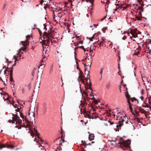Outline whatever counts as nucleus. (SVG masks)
Returning a JSON list of instances; mask_svg holds the SVG:
<instances>
[{"label": "nucleus", "instance_id": "f257e3e1", "mask_svg": "<svg viewBox=\"0 0 151 151\" xmlns=\"http://www.w3.org/2000/svg\"><path fill=\"white\" fill-rule=\"evenodd\" d=\"M55 36V32L52 30L49 31L48 32H44L43 34V40L40 39L39 41L42 44L44 49L50 43V40L53 39Z\"/></svg>", "mask_w": 151, "mask_h": 151}, {"label": "nucleus", "instance_id": "774afa93", "mask_svg": "<svg viewBox=\"0 0 151 151\" xmlns=\"http://www.w3.org/2000/svg\"><path fill=\"white\" fill-rule=\"evenodd\" d=\"M17 61H18V59L17 58L15 59V62H16Z\"/></svg>", "mask_w": 151, "mask_h": 151}, {"label": "nucleus", "instance_id": "ddd939ff", "mask_svg": "<svg viewBox=\"0 0 151 151\" xmlns=\"http://www.w3.org/2000/svg\"><path fill=\"white\" fill-rule=\"evenodd\" d=\"M124 122V120L123 119H122L121 120H119V125H116V127L117 128L118 127H121V126H122L123 125L122 124Z\"/></svg>", "mask_w": 151, "mask_h": 151}, {"label": "nucleus", "instance_id": "f704fd0d", "mask_svg": "<svg viewBox=\"0 0 151 151\" xmlns=\"http://www.w3.org/2000/svg\"><path fill=\"white\" fill-rule=\"evenodd\" d=\"M10 81L11 82H14V81L13 80L12 77H10Z\"/></svg>", "mask_w": 151, "mask_h": 151}, {"label": "nucleus", "instance_id": "0e129e2a", "mask_svg": "<svg viewBox=\"0 0 151 151\" xmlns=\"http://www.w3.org/2000/svg\"><path fill=\"white\" fill-rule=\"evenodd\" d=\"M77 68L78 69V70H80V68H79V67L78 66H77Z\"/></svg>", "mask_w": 151, "mask_h": 151}, {"label": "nucleus", "instance_id": "8fccbe9b", "mask_svg": "<svg viewBox=\"0 0 151 151\" xmlns=\"http://www.w3.org/2000/svg\"><path fill=\"white\" fill-rule=\"evenodd\" d=\"M10 77H12L13 73L10 72Z\"/></svg>", "mask_w": 151, "mask_h": 151}, {"label": "nucleus", "instance_id": "a18cd8bd", "mask_svg": "<svg viewBox=\"0 0 151 151\" xmlns=\"http://www.w3.org/2000/svg\"><path fill=\"white\" fill-rule=\"evenodd\" d=\"M94 143V142L92 141L91 142V143H89V144H88V145H91V144H93V143Z\"/></svg>", "mask_w": 151, "mask_h": 151}, {"label": "nucleus", "instance_id": "72a5a7b5", "mask_svg": "<svg viewBox=\"0 0 151 151\" xmlns=\"http://www.w3.org/2000/svg\"><path fill=\"white\" fill-rule=\"evenodd\" d=\"M110 86V84L109 83L107 84L106 86V87L108 89H109Z\"/></svg>", "mask_w": 151, "mask_h": 151}, {"label": "nucleus", "instance_id": "49530a36", "mask_svg": "<svg viewBox=\"0 0 151 151\" xmlns=\"http://www.w3.org/2000/svg\"><path fill=\"white\" fill-rule=\"evenodd\" d=\"M79 70V73H80L81 74H82L83 73L81 70H80V69Z\"/></svg>", "mask_w": 151, "mask_h": 151}, {"label": "nucleus", "instance_id": "f8f14e48", "mask_svg": "<svg viewBox=\"0 0 151 151\" xmlns=\"http://www.w3.org/2000/svg\"><path fill=\"white\" fill-rule=\"evenodd\" d=\"M101 2L102 3H105L106 4L105 6L106 9V7L108 8L109 4L110 3L109 0H104L103 1L101 0Z\"/></svg>", "mask_w": 151, "mask_h": 151}, {"label": "nucleus", "instance_id": "338daca9", "mask_svg": "<svg viewBox=\"0 0 151 151\" xmlns=\"http://www.w3.org/2000/svg\"><path fill=\"white\" fill-rule=\"evenodd\" d=\"M14 58L15 59H15L17 58H16V56L14 55Z\"/></svg>", "mask_w": 151, "mask_h": 151}, {"label": "nucleus", "instance_id": "37998d69", "mask_svg": "<svg viewBox=\"0 0 151 151\" xmlns=\"http://www.w3.org/2000/svg\"><path fill=\"white\" fill-rule=\"evenodd\" d=\"M91 63L92 62H91V63L90 64H88V66H89V69H90L91 68Z\"/></svg>", "mask_w": 151, "mask_h": 151}, {"label": "nucleus", "instance_id": "b1692460", "mask_svg": "<svg viewBox=\"0 0 151 151\" xmlns=\"http://www.w3.org/2000/svg\"><path fill=\"white\" fill-rule=\"evenodd\" d=\"M143 102L145 104V105H143V107H147V108H149V105H148V104H147L145 102V101H143Z\"/></svg>", "mask_w": 151, "mask_h": 151}, {"label": "nucleus", "instance_id": "c85d7f7f", "mask_svg": "<svg viewBox=\"0 0 151 151\" xmlns=\"http://www.w3.org/2000/svg\"><path fill=\"white\" fill-rule=\"evenodd\" d=\"M61 133L62 134H63V129H62V127H61ZM63 137V135L62 134V135L61 136V138H60V137H59V138H58V139H57L56 140H57L58 139H59V138H60V139H62V137Z\"/></svg>", "mask_w": 151, "mask_h": 151}, {"label": "nucleus", "instance_id": "cd10ccee", "mask_svg": "<svg viewBox=\"0 0 151 151\" xmlns=\"http://www.w3.org/2000/svg\"><path fill=\"white\" fill-rule=\"evenodd\" d=\"M103 68H102L100 69V73L101 75V78L102 77V74L103 73Z\"/></svg>", "mask_w": 151, "mask_h": 151}, {"label": "nucleus", "instance_id": "20e7f679", "mask_svg": "<svg viewBox=\"0 0 151 151\" xmlns=\"http://www.w3.org/2000/svg\"><path fill=\"white\" fill-rule=\"evenodd\" d=\"M88 75L87 76V78H86V89H89L91 90V83L90 79V76L89 75L90 73V71L89 70H87Z\"/></svg>", "mask_w": 151, "mask_h": 151}, {"label": "nucleus", "instance_id": "aec40b11", "mask_svg": "<svg viewBox=\"0 0 151 151\" xmlns=\"http://www.w3.org/2000/svg\"><path fill=\"white\" fill-rule=\"evenodd\" d=\"M86 1L88 2H89L91 4V6H93V3L94 2L93 0H86Z\"/></svg>", "mask_w": 151, "mask_h": 151}, {"label": "nucleus", "instance_id": "a19ab883", "mask_svg": "<svg viewBox=\"0 0 151 151\" xmlns=\"http://www.w3.org/2000/svg\"><path fill=\"white\" fill-rule=\"evenodd\" d=\"M93 39V37H91L89 38V40L90 41H92Z\"/></svg>", "mask_w": 151, "mask_h": 151}, {"label": "nucleus", "instance_id": "6e6d98bb", "mask_svg": "<svg viewBox=\"0 0 151 151\" xmlns=\"http://www.w3.org/2000/svg\"><path fill=\"white\" fill-rule=\"evenodd\" d=\"M78 42L80 43H81V44H83V42L82 41H81Z\"/></svg>", "mask_w": 151, "mask_h": 151}, {"label": "nucleus", "instance_id": "79ce46f5", "mask_svg": "<svg viewBox=\"0 0 151 151\" xmlns=\"http://www.w3.org/2000/svg\"><path fill=\"white\" fill-rule=\"evenodd\" d=\"M15 111H16V112H19V109L18 108H17V109L15 110Z\"/></svg>", "mask_w": 151, "mask_h": 151}, {"label": "nucleus", "instance_id": "393cba45", "mask_svg": "<svg viewBox=\"0 0 151 151\" xmlns=\"http://www.w3.org/2000/svg\"><path fill=\"white\" fill-rule=\"evenodd\" d=\"M130 101H131V102H133L134 101H135V100H136V99L134 97V98H131L130 99Z\"/></svg>", "mask_w": 151, "mask_h": 151}, {"label": "nucleus", "instance_id": "c03bdc74", "mask_svg": "<svg viewBox=\"0 0 151 151\" xmlns=\"http://www.w3.org/2000/svg\"><path fill=\"white\" fill-rule=\"evenodd\" d=\"M148 40L149 43L150 44H151V39H148Z\"/></svg>", "mask_w": 151, "mask_h": 151}, {"label": "nucleus", "instance_id": "4c0bfd02", "mask_svg": "<svg viewBox=\"0 0 151 151\" xmlns=\"http://www.w3.org/2000/svg\"><path fill=\"white\" fill-rule=\"evenodd\" d=\"M149 103L151 104V96H150L149 99Z\"/></svg>", "mask_w": 151, "mask_h": 151}, {"label": "nucleus", "instance_id": "69168bd1", "mask_svg": "<svg viewBox=\"0 0 151 151\" xmlns=\"http://www.w3.org/2000/svg\"><path fill=\"white\" fill-rule=\"evenodd\" d=\"M110 124L112 125V124H114V123H113V122H110Z\"/></svg>", "mask_w": 151, "mask_h": 151}, {"label": "nucleus", "instance_id": "423d86ee", "mask_svg": "<svg viewBox=\"0 0 151 151\" xmlns=\"http://www.w3.org/2000/svg\"><path fill=\"white\" fill-rule=\"evenodd\" d=\"M138 32L139 31L137 29H130L128 30V33H127V34L129 35V34L130 33L133 37L135 38L137 36V32Z\"/></svg>", "mask_w": 151, "mask_h": 151}, {"label": "nucleus", "instance_id": "a878e982", "mask_svg": "<svg viewBox=\"0 0 151 151\" xmlns=\"http://www.w3.org/2000/svg\"><path fill=\"white\" fill-rule=\"evenodd\" d=\"M83 64L84 65V67H85V73H86V70H88V69H87V68H86V67H87V65H86V64H85L83 63Z\"/></svg>", "mask_w": 151, "mask_h": 151}, {"label": "nucleus", "instance_id": "4468645a", "mask_svg": "<svg viewBox=\"0 0 151 151\" xmlns=\"http://www.w3.org/2000/svg\"><path fill=\"white\" fill-rule=\"evenodd\" d=\"M94 136L93 134H89V139L90 141L93 140L94 139Z\"/></svg>", "mask_w": 151, "mask_h": 151}, {"label": "nucleus", "instance_id": "680f3d73", "mask_svg": "<svg viewBox=\"0 0 151 151\" xmlns=\"http://www.w3.org/2000/svg\"><path fill=\"white\" fill-rule=\"evenodd\" d=\"M45 6H46L47 7L50 6L48 4H46Z\"/></svg>", "mask_w": 151, "mask_h": 151}, {"label": "nucleus", "instance_id": "39448f33", "mask_svg": "<svg viewBox=\"0 0 151 151\" xmlns=\"http://www.w3.org/2000/svg\"><path fill=\"white\" fill-rule=\"evenodd\" d=\"M27 115L30 119H28V120H30V121L29 122V123L31 122H33V120H35V114L34 111H31V109H29Z\"/></svg>", "mask_w": 151, "mask_h": 151}, {"label": "nucleus", "instance_id": "e2e57ef3", "mask_svg": "<svg viewBox=\"0 0 151 151\" xmlns=\"http://www.w3.org/2000/svg\"><path fill=\"white\" fill-rule=\"evenodd\" d=\"M47 7L46 6H44V9L45 10H46V8H47Z\"/></svg>", "mask_w": 151, "mask_h": 151}, {"label": "nucleus", "instance_id": "603ef678", "mask_svg": "<svg viewBox=\"0 0 151 151\" xmlns=\"http://www.w3.org/2000/svg\"><path fill=\"white\" fill-rule=\"evenodd\" d=\"M140 98L141 99L142 101H143L144 99V97L143 96H141Z\"/></svg>", "mask_w": 151, "mask_h": 151}, {"label": "nucleus", "instance_id": "f3484780", "mask_svg": "<svg viewBox=\"0 0 151 151\" xmlns=\"http://www.w3.org/2000/svg\"><path fill=\"white\" fill-rule=\"evenodd\" d=\"M16 123H18L19 124H21L22 122V120L19 119V118L17 119V121H15Z\"/></svg>", "mask_w": 151, "mask_h": 151}, {"label": "nucleus", "instance_id": "bf43d9fd", "mask_svg": "<svg viewBox=\"0 0 151 151\" xmlns=\"http://www.w3.org/2000/svg\"><path fill=\"white\" fill-rule=\"evenodd\" d=\"M40 140H41V142L42 143L43 142H44V141L43 140L41 139H40Z\"/></svg>", "mask_w": 151, "mask_h": 151}, {"label": "nucleus", "instance_id": "1a4fd4ad", "mask_svg": "<svg viewBox=\"0 0 151 151\" xmlns=\"http://www.w3.org/2000/svg\"><path fill=\"white\" fill-rule=\"evenodd\" d=\"M93 112L91 111H90V119H96L97 117V116L96 115V113L94 112V111H93Z\"/></svg>", "mask_w": 151, "mask_h": 151}, {"label": "nucleus", "instance_id": "4d7b16f0", "mask_svg": "<svg viewBox=\"0 0 151 151\" xmlns=\"http://www.w3.org/2000/svg\"><path fill=\"white\" fill-rule=\"evenodd\" d=\"M21 50L20 49L19 50V51L18 53L17 54V55H19V53L20 52Z\"/></svg>", "mask_w": 151, "mask_h": 151}, {"label": "nucleus", "instance_id": "c756f323", "mask_svg": "<svg viewBox=\"0 0 151 151\" xmlns=\"http://www.w3.org/2000/svg\"><path fill=\"white\" fill-rule=\"evenodd\" d=\"M58 17L59 18H61L62 16V15L61 14V12L57 14Z\"/></svg>", "mask_w": 151, "mask_h": 151}, {"label": "nucleus", "instance_id": "6ab92c4d", "mask_svg": "<svg viewBox=\"0 0 151 151\" xmlns=\"http://www.w3.org/2000/svg\"><path fill=\"white\" fill-rule=\"evenodd\" d=\"M65 142V140L63 139H61L59 140L60 145V146H62V143Z\"/></svg>", "mask_w": 151, "mask_h": 151}, {"label": "nucleus", "instance_id": "e433bc0d", "mask_svg": "<svg viewBox=\"0 0 151 151\" xmlns=\"http://www.w3.org/2000/svg\"><path fill=\"white\" fill-rule=\"evenodd\" d=\"M38 30H39V33L40 35L41 36V35L42 33V32H41V31L40 30V29H38Z\"/></svg>", "mask_w": 151, "mask_h": 151}, {"label": "nucleus", "instance_id": "f03ea898", "mask_svg": "<svg viewBox=\"0 0 151 151\" xmlns=\"http://www.w3.org/2000/svg\"><path fill=\"white\" fill-rule=\"evenodd\" d=\"M120 139L121 140L119 142L118 144L119 145H118V147L119 148L120 147L123 150L127 149L128 150H131V148L129 146V145L131 143V141L129 139H128L126 141H124L122 137L120 138Z\"/></svg>", "mask_w": 151, "mask_h": 151}, {"label": "nucleus", "instance_id": "2f4dec72", "mask_svg": "<svg viewBox=\"0 0 151 151\" xmlns=\"http://www.w3.org/2000/svg\"><path fill=\"white\" fill-rule=\"evenodd\" d=\"M79 77L80 78H85V76L79 73Z\"/></svg>", "mask_w": 151, "mask_h": 151}, {"label": "nucleus", "instance_id": "9d476101", "mask_svg": "<svg viewBox=\"0 0 151 151\" xmlns=\"http://www.w3.org/2000/svg\"><path fill=\"white\" fill-rule=\"evenodd\" d=\"M34 131L35 132V133H34V132H33V131H31L30 133L31 134V135L32 136H35L36 137L37 136L39 138V134L38 133L37 130L35 129V127H34Z\"/></svg>", "mask_w": 151, "mask_h": 151}, {"label": "nucleus", "instance_id": "dca6fc26", "mask_svg": "<svg viewBox=\"0 0 151 151\" xmlns=\"http://www.w3.org/2000/svg\"><path fill=\"white\" fill-rule=\"evenodd\" d=\"M125 96L126 98L127 99V101L128 100H129V101H130V99L131 98H130V96L128 93H126Z\"/></svg>", "mask_w": 151, "mask_h": 151}, {"label": "nucleus", "instance_id": "052dcab7", "mask_svg": "<svg viewBox=\"0 0 151 151\" xmlns=\"http://www.w3.org/2000/svg\"><path fill=\"white\" fill-rule=\"evenodd\" d=\"M44 29H45L46 30H47V28L46 27H45V25L44 24Z\"/></svg>", "mask_w": 151, "mask_h": 151}, {"label": "nucleus", "instance_id": "7c9ffc66", "mask_svg": "<svg viewBox=\"0 0 151 151\" xmlns=\"http://www.w3.org/2000/svg\"><path fill=\"white\" fill-rule=\"evenodd\" d=\"M139 110L140 111H142V112H143V113H145L146 112V111L145 110H144V109H142L141 108H139Z\"/></svg>", "mask_w": 151, "mask_h": 151}, {"label": "nucleus", "instance_id": "3c124183", "mask_svg": "<svg viewBox=\"0 0 151 151\" xmlns=\"http://www.w3.org/2000/svg\"><path fill=\"white\" fill-rule=\"evenodd\" d=\"M143 93H144V90L143 89H142L141 91V93L142 94H143Z\"/></svg>", "mask_w": 151, "mask_h": 151}, {"label": "nucleus", "instance_id": "6e6552de", "mask_svg": "<svg viewBox=\"0 0 151 151\" xmlns=\"http://www.w3.org/2000/svg\"><path fill=\"white\" fill-rule=\"evenodd\" d=\"M12 115H14V116L12 117V120H10L9 121V122L10 123L12 122L13 123H14L16 121H17V119L19 118V116L18 115V113H16L15 114H13Z\"/></svg>", "mask_w": 151, "mask_h": 151}, {"label": "nucleus", "instance_id": "2eb2a0df", "mask_svg": "<svg viewBox=\"0 0 151 151\" xmlns=\"http://www.w3.org/2000/svg\"><path fill=\"white\" fill-rule=\"evenodd\" d=\"M3 97L4 101L6 100H8L9 99V98L8 97V95L6 93L5 95H3Z\"/></svg>", "mask_w": 151, "mask_h": 151}, {"label": "nucleus", "instance_id": "09e8293b", "mask_svg": "<svg viewBox=\"0 0 151 151\" xmlns=\"http://www.w3.org/2000/svg\"><path fill=\"white\" fill-rule=\"evenodd\" d=\"M138 15H139L140 16H141L142 17V14L141 12H139V14H138Z\"/></svg>", "mask_w": 151, "mask_h": 151}, {"label": "nucleus", "instance_id": "4be33fe9", "mask_svg": "<svg viewBox=\"0 0 151 151\" xmlns=\"http://www.w3.org/2000/svg\"><path fill=\"white\" fill-rule=\"evenodd\" d=\"M127 103L129 105V109L131 110H132V108L131 106V104L130 102V101H129V100L128 101Z\"/></svg>", "mask_w": 151, "mask_h": 151}, {"label": "nucleus", "instance_id": "ea45409f", "mask_svg": "<svg viewBox=\"0 0 151 151\" xmlns=\"http://www.w3.org/2000/svg\"><path fill=\"white\" fill-rule=\"evenodd\" d=\"M51 40V43H55V40H52V39Z\"/></svg>", "mask_w": 151, "mask_h": 151}, {"label": "nucleus", "instance_id": "5fc2aeb1", "mask_svg": "<svg viewBox=\"0 0 151 151\" xmlns=\"http://www.w3.org/2000/svg\"><path fill=\"white\" fill-rule=\"evenodd\" d=\"M42 1H41L40 2V4H42L43 2L44 1H43V0H42Z\"/></svg>", "mask_w": 151, "mask_h": 151}, {"label": "nucleus", "instance_id": "864d4df0", "mask_svg": "<svg viewBox=\"0 0 151 151\" xmlns=\"http://www.w3.org/2000/svg\"><path fill=\"white\" fill-rule=\"evenodd\" d=\"M98 103V101H95L94 103L95 104H97Z\"/></svg>", "mask_w": 151, "mask_h": 151}, {"label": "nucleus", "instance_id": "58836bf2", "mask_svg": "<svg viewBox=\"0 0 151 151\" xmlns=\"http://www.w3.org/2000/svg\"><path fill=\"white\" fill-rule=\"evenodd\" d=\"M16 64V62H15V63L13 64V65H12V67H11V68L12 69H13V66L15 65Z\"/></svg>", "mask_w": 151, "mask_h": 151}, {"label": "nucleus", "instance_id": "7ed1b4c3", "mask_svg": "<svg viewBox=\"0 0 151 151\" xmlns=\"http://www.w3.org/2000/svg\"><path fill=\"white\" fill-rule=\"evenodd\" d=\"M19 113L21 117L23 119V121H24L25 123L26 124V125H25V124L23 125H22V127L25 128L28 127L29 129H30V127L31 125L30 124L29 121L28 120V118L27 117L28 115H27V114H26V117H24L22 113L19 112Z\"/></svg>", "mask_w": 151, "mask_h": 151}, {"label": "nucleus", "instance_id": "5701e85b", "mask_svg": "<svg viewBox=\"0 0 151 151\" xmlns=\"http://www.w3.org/2000/svg\"><path fill=\"white\" fill-rule=\"evenodd\" d=\"M42 72L43 71H42V70H41L40 73L39 74V73H40V72L39 71H38L37 77L38 78L39 77H40L41 78V75L42 74Z\"/></svg>", "mask_w": 151, "mask_h": 151}, {"label": "nucleus", "instance_id": "9b49d317", "mask_svg": "<svg viewBox=\"0 0 151 151\" xmlns=\"http://www.w3.org/2000/svg\"><path fill=\"white\" fill-rule=\"evenodd\" d=\"M14 147V146L12 145H3L1 144L0 145V149H1L3 148L6 147L7 148H12Z\"/></svg>", "mask_w": 151, "mask_h": 151}, {"label": "nucleus", "instance_id": "13d9d810", "mask_svg": "<svg viewBox=\"0 0 151 151\" xmlns=\"http://www.w3.org/2000/svg\"><path fill=\"white\" fill-rule=\"evenodd\" d=\"M6 70L5 69L4 70V74H6Z\"/></svg>", "mask_w": 151, "mask_h": 151}, {"label": "nucleus", "instance_id": "de8ad7c7", "mask_svg": "<svg viewBox=\"0 0 151 151\" xmlns=\"http://www.w3.org/2000/svg\"><path fill=\"white\" fill-rule=\"evenodd\" d=\"M119 88L120 90V92H121V85L119 86Z\"/></svg>", "mask_w": 151, "mask_h": 151}, {"label": "nucleus", "instance_id": "412c9836", "mask_svg": "<svg viewBox=\"0 0 151 151\" xmlns=\"http://www.w3.org/2000/svg\"><path fill=\"white\" fill-rule=\"evenodd\" d=\"M104 40L103 39H101V41H100V40H99L98 41H97L99 43V44L100 45H102V46H103L104 44H103V41Z\"/></svg>", "mask_w": 151, "mask_h": 151}, {"label": "nucleus", "instance_id": "a211bd4d", "mask_svg": "<svg viewBox=\"0 0 151 151\" xmlns=\"http://www.w3.org/2000/svg\"><path fill=\"white\" fill-rule=\"evenodd\" d=\"M85 116L86 118H88L90 119V111L87 112V113H86V115H85Z\"/></svg>", "mask_w": 151, "mask_h": 151}, {"label": "nucleus", "instance_id": "c9c22d12", "mask_svg": "<svg viewBox=\"0 0 151 151\" xmlns=\"http://www.w3.org/2000/svg\"><path fill=\"white\" fill-rule=\"evenodd\" d=\"M79 47H80V48H82V49H83L84 51L85 50V49L84 47L83 46H79Z\"/></svg>", "mask_w": 151, "mask_h": 151}, {"label": "nucleus", "instance_id": "473e14b6", "mask_svg": "<svg viewBox=\"0 0 151 151\" xmlns=\"http://www.w3.org/2000/svg\"><path fill=\"white\" fill-rule=\"evenodd\" d=\"M42 67L41 68L42 69L44 67L45 65H44V64H41L40 65H39L38 66L39 68H40V67Z\"/></svg>", "mask_w": 151, "mask_h": 151}, {"label": "nucleus", "instance_id": "0eeeda50", "mask_svg": "<svg viewBox=\"0 0 151 151\" xmlns=\"http://www.w3.org/2000/svg\"><path fill=\"white\" fill-rule=\"evenodd\" d=\"M30 35H28L26 36V41L21 42V43H22V45L23 46H26L28 45V43H29V38H30Z\"/></svg>", "mask_w": 151, "mask_h": 151}, {"label": "nucleus", "instance_id": "bb28decb", "mask_svg": "<svg viewBox=\"0 0 151 151\" xmlns=\"http://www.w3.org/2000/svg\"><path fill=\"white\" fill-rule=\"evenodd\" d=\"M137 20L138 21H141L142 20L138 16H136L135 17V20Z\"/></svg>", "mask_w": 151, "mask_h": 151}]
</instances>
